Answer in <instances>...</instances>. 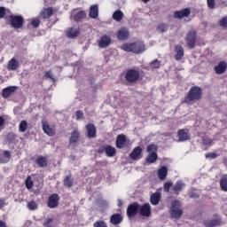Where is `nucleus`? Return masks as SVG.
<instances>
[{"mask_svg": "<svg viewBox=\"0 0 227 227\" xmlns=\"http://www.w3.org/2000/svg\"><path fill=\"white\" fill-rule=\"evenodd\" d=\"M44 77L46 79H51V81H54V77L52 76V71H47L44 74Z\"/></svg>", "mask_w": 227, "mask_h": 227, "instance_id": "nucleus-57", "label": "nucleus"}, {"mask_svg": "<svg viewBox=\"0 0 227 227\" xmlns=\"http://www.w3.org/2000/svg\"><path fill=\"white\" fill-rule=\"evenodd\" d=\"M0 164H4V160L0 157Z\"/></svg>", "mask_w": 227, "mask_h": 227, "instance_id": "nucleus-63", "label": "nucleus"}, {"mask_svg": "<svg viewBox=\"0 0 227 227\" xmlns=\"http://www.w3.org/2000/svg\"><path fill=\"white\" fill-rule=\"evenodd\" d=\"M17 139V135L15 133H8L7 134V141L10 143H13Z\"/></svg>", "mask_w": 227, "mask_h": 227, "instance_id": "nucleus-49", "label": "nucleus"}, {"mask_svg": "<svg viewBox=\"0 0 227 227\" xmlns=\"http://www.w3.org/2000/svg\"><path fill=\"white\" fill-rule=\"evenodd\" d=\"M220 187L223 192H227V174L223 175L220 179Z\"/></svg>", "mask_w": 227, "mask_h": 227, "instance_id": "nucleus-36", "label": "nucleus"}, {"mask_svg": "<svg viewBox=\"0 0 227 227\" xmlns=\"http://www.w3.org/2000/svg\"><path fill=\"white\" fill-rule=\"evenodd\" d=\"M169 214L171 219H176V221H178V219L184 215V209L182 208L180 200H175L171 201Z\"/></svg>", "mask_w": 227, "mask_h": 227, "instance_id": "nucleus-3", "label": "nucleus"}, {"mask_svg": "<svg viewBox=\"0 0 227 227\" xmlns=\"http://www.w3.org/2000/svg\"><path fill=\"white\" fill-rule=\"evenodd\" d=\"M4 15H6V8L0 7V19H4Z\"/></svg>", "mask_w": 227, "mask_h": 227, "instance_id": "nucleus-56", "label": "nucleus"}, {"mask_svg": "<svg viewBox=\"0 0 227 227\" xmlns=\"http://www.w3.org/2000/svg\"><path fill=\"white\" fill-rule=\"evenodd\" d=\"M86 131H87V137L89 139H91L93 137H97V127H95V124L93 123H88L85 126Z\"/></svg>", "mask_w": 227, "mask_h": 227, "instance_id": "nucleus-14", "label": "nucleus"}, {"mask_svg": "<svg viewBox=\"0 0 227 227\" xmlns=\"http://www.w3.org/2000/svg\"><path fill=\"white\" fill-rule=\"evenodd\" d=\"M123 12L117 10L113 13V19L114 20H116V22H121L123 20Z\"/></svg>", "mask_w": 227, "mask_h": 227, "instance_id": "nucleus-35", "label": "nucleus"}, {"mask_svg": "<svg viewBox=\"0 0 227 227\" xmlns=\"http://www.w3.org/2000/svg\"><path fill=\"white\" fill-rule=\"evenodd\" d=\"M84 119V113L82 110L76 111V120H82Z\"/></svg>", "mask_w": 227, "mask_h": 227, "instance_id": "nucleus-53", "label": "nucleus"}, {"mask_svg": "<svg viewBox=\"0 0 227 227\" xmlns=\"http://www.w3.org/2000/svg\"><path fill=\"white\" fill-rule=\"evenodd\" d=\"M160 192H154L153 195L150 197V203L151 205L157 206L160 202Z\"/></svg>", "mask_w": 227, "mask_h": 227, "instance_id": "nucleus-30", "label": "nucleus"}, {"mask_svg": "<svg viewBox=\"0 0 227 227\" xmlns=\"http://www.w3.org/2000/svg\"><path fill=\"white\" fill-rule=\"evenodd\" d=\"M4 207H6V199L1 198L0 199V210H2V208H4Z\"/></svg>", "mask_w": 227, "mask_h": 227, "instance_id": "nucleus-58", "label": "nucleus"}, {"mask_svg": "<svg viewBox=\"0 0 227 227\" xmlns=\"http://www.w3.org/2000/svg\"><path fill=\"white\" fill-rule=\"evenodd\" d=\"M42 127L43 132L46 133L47 136L52 137L54 134H56V128H51L47 121H42Z\"/></svg>", "mask_w": 227, "mask_h": 227, "instance_id": "nucleus-16", "label": "nucleus"}, {"mask_svg": "<svg viewBox=\"0 0 227 227\" xmlns=\"http://www.w3.org/2000/svg\"><path fill=\"white\" fill-rule=\"evenodd\" d=\"M207 8L214 10L215 8V0H207Z\"/></svg>", "mask_w": 227, "mask_h": 227, "instance_id": "nucleus-52", "label": "nucleus"}, {"mask_svg": "<svg viewBox=\"0 0 227 227\" xmlns=\"http://www.w3.org/2000/svg\"><path fill=\"white\" fill-rule=\"evenodd\" d=\"M35 164H37L38 168H47V166H49L47 156H37L35 159Z\"/></svg>", "mask_w": 227, "mask_h": 227, "instance_id": "nucleus-20", "label": "nucleus"}, {"mask_svg": "<svg viewBox=\"0 0 227 227\" xmlns=\"http://www.w3.org/2000/svg\"><path fill=\"white\" fill-rule=\"evenodd\" d=\"M25 185L27 189H33V180L31 179V176H27L26 181H25Z\"/></svg>", "mask_w": 227, "mask_h": 227, "instance_id": "nucleus-47", "label": "nucleus"}, {"mask_svg": "<svg viewBox=\"0 0 227 227\" xmlns=\"http://www.w3.org/2000/svg\"><path fill=\"white\" fill-rule=\"evenodd\" d=\"M66 35L67 38L75 39L77 36H79V35H81V30L79 28L75 29L74 27H71L67 30Z\"/></svg>", "mask_w": 227, "mask_h": 227, "instance_id": "nucleus-21", "label": "nucleus"}, {"mask_svg": "<svg viewBox=\"0 0 227 227\" xmlns=\"http://www.w3.org/2000/svg\"><path fill=\"white\" fill-rule=\"evenodd\" d=\"M129 36V30L127 28H121L117 32V39L118 40H128Z\"/></svg>", "mask_w": 227, "mask_h": 227, "instance_id": "nucleus-26", "label": "nucleus"}, {"mask_svg": "<svg viewBox=\"0 0 227 227\" xmlns=\"http://www.w3.org/2000/svg\"><path fill=\"white\" fill-rule=\"evenodd\" d=\"M1 159L4 160V164L10 162V159H12V153L10 151H4L3 154H0Z\"/></svg>", "mask_w": 227, "mask_h": 227, "instance_id": "nucleus-38", "label": "nucleus"}, {"mask_svg": "<svg viewBox=\"0 0 227 227\" xmlns=\"http://www.w3.org/2000/svg\"><path fill=\"white\" fill-rule=\"evenodd\" d=\"M93 227H107V223L104 220H98L93 223Z\"/></svg>", "mask_w": 227, "mask_h": 227, "instance_id": "nucleus-44", "label": "nucleus"}, {"mask_svg": "<svg viewBox=\"0 0 227 227\" xmlns=\"http://www.w3.org/2000/svg\"><path fill=\"white\" fill-rule=\"evenodd\" d=\"M129 158L132 160H139V159H143V148L140 146L135 147L129 153Z\"/></svg>", "mask_w": 227, "mask_h": 227, "instance_id": "nucleus-13", "label": "nucleus"}, {"mask_svg": "<svg viewBox=\"0 0 227 227\" xmlns=\"http://www.w3.org/2000/svg\"><path fill=\"white\" fill-rule=\"evenodd\" d=\"M123 205V202L121 200H119L118 207H121Z\"/></svg>", "mask_w": 227, "mask_h": 227, "instance_id": "nucleus-62", "label": "nucleus"}, {"mask_svg": "<svg viewBox=\"0 0 227 227\" xmlns=\"http://www.w3.org/2000/svg\"><path fill=\"white\" fill-rule=\"evenodd\" d=\"M227 64L224 61L220 62L214 70L217 75H221L226 72Z\"/></svg>", "mask_w": 227, "mask_h": 227, "instance_id": "nucleus-25", "label": "nucleus"}, {"mask_svg": "<svg viewBox=\"0 0 227 227\" xmlns=\"http://www.w3.org/2000/svg\"><path fill=\"white\" fill-rule=\"evenodd\" d=\"M159 150V146L155 144H150L146 147L147 153H157V151Z\"/></svg>", "mask_w": 227, "mask_h": 227, "instance_id": "nucleus-40", "label": "nucleus"}, {"mask_svg": "<svg viewBox=\"0 0 227 227\" xmlns=\"http://www.w3.org/2000/svg\"><path fill=\"white\" fill-rule=\"evenodd\" d=\"M79 141H81V132H79V129H74L69 137V144L75 145L79 143Z\"/></svg>", "mask_w": 227, "mask_h": 227, "instance_id": "nucleus-18", "label": "nucleus"}, {"mask_svg": "<svg viewBox=\"0 0 227 227\" xmlns=\"http://www.w3.org/2000/svg\"><path fill=\"white\" fill-rule=\"evenodd\" d=\"M18 88L19 87H17V86H9V87L3 89V90H2L3 98H10V97H12V95H13V93H15V91H17Z\"/></svg>", "mask_w": 227, "mask_h": 227, "instance_id": "nucleus-15", "label": "nucleus"}, {"mask_svg": "<svg viewBox=\"0 0 227 227\" xmlns=\"http://www.w3.org/2000/svg\"><path fill=\"white\" fill-rule=\"evenodd\" d=\"M9 21L12 27L20 29L24 26V17L22 15H9Z\"/></svg>", "mask_w": 227, "mask_h": 227, "instance_id": "nucleus-5", "label": "nucleus"}, {"mask_svg": "<svg viewBox=\"0 0 227 227\" xmlns=\"http://www.w3.org/2000/svg\"><path fill=\"white\" fill-rule=\"evenodd\" d=\"M105 153L107 157H114L116 155V148L111 146V145H105Z\"/></svg>", "mask_w": 227, "mask_h": 227, "instance_id": "nucleus-32", "label": "nucleus"}, {"mask_svg": "<svg viewBox=\"0 0 227 227\" xmlns=\"http://www.w3.org/2000/svg\"><path fill=\"white\" fill-rule=\"evenodd\" d=\"M157 159H159L157 153H149L146 157V162L147 164H153V162H157Z\"/></svg>", "mask_w": 227, "mask_h": 227, "instance_id": "nucleus-33", "label": "nucleus"}, {"mask_svg": "<svg viewBox=\"0 0 227 227\" xmlns=\"http://www.w3.org/2000/svg\"><path fill=\"white\" fill-rule=\"evenodd\" d=\"M202 145L204 146H212V139L208 137H204L202 138Z\"/></svg>", "mask_w": 227, "mask_h": 227, "instance_id": "nucleus-45", "label": "nucleus"}, {"mask_svg": "<svg viewBox=\"0 0 227 227\" xmlns=\"http://www.w3.org/2000/svg\"><path fill=\"white\" fill-rule=\"evenodd\" d=\"M59 206V195L58 193H52L47 200L48 208H56Z\"/></svg>", "mask_w": 227, "mask_h": 227, "instance_id": "nucleus-8", "label": "nucleus"}, {"mask_svg": "<svg viewBox=\"0 0 227 227\" xmlns=\"http://www.w3.org/2000/svg\"><path fill=\"white\" fill-rule=\"evenodd\" d=\"M123 221V216L120 213L114 214L110 216L111 224H114L115 226L121 224Z\"/></svg>", "mask_w": 227, "mask_h": 227, "instance_id": "nucleus-24", "label": "nucleus"}, {"mask_svg": "<svg viewBox=\"0 0 227 227\" xmlns=\"http://www.w3.org/2000/svg\"><path fill=\"white\" fill-rule=\"evenodd\" d=\"M203 224L205 227H215L221 224V219L204 220Z\"/></svg>", "mask_w": 227, "mask_h": 227, "instance_id": "nucleus-29", "label": "nucleus"}, {"mask_svg": "<svg viewBox=\"0 0 227 227\" xmlns=\"http://www.w3.org/2000/svg\"><path fill=\"white\" fill-rule=\"evenodd\" d=\"M140 77L141 74H139V71H137V69L130 68L126 71L124 79L125 81L129 82V84H134L137 81H139Z\"/></svg>", "mask_w": 227, "mask_h": 227, "instance_id": "nucleus-4", "label": "nucleus"}, {"mask_svg": "<svg viewBox=\"0 0 227 227\" xmlns=\"http://www.w3.org/2000/svg\"><path fill=\"white\" fill-rule=\"evenodd\" d=\"M64 187H67L68 189L74 187V178H72V174L66 176L64 177Z\"/></svg>", "mask_w": 227, "mask_h": 227, "instance_id": "nucleus-31", "label": "nucleus"}, {"mask_svg": "<svg viewBox=\"0 0 227 227\" xmlns=\"http://www.w3.org/2000/svg\"><path fill=\"white\" fill-rule=\"evenodd\" d=\"M175 59L176 61H180L182 58H184V48L182 45H176L175 46Z\"/></svg>", "mask_w": 227, "mask_h": 227, "instance_id": "nucleus-27", "label": "nucleus"}, {"mask_svg": "<svg viewBox=\"0 0 227 227\" xmlns=\"http://www.w3.org/2000/svg\"><path fill=\"white\" fill-rule=\"evenodd\" d=\"M89 17L90 19H98V5L93 4L90 7Z\"/></svg>", "mask_w": 227, "mask_h": 227, "instance_id": "nucleus-28", "label": "nucleus"}, {"mask_svg": "<svg viewBox=\"0 0 227 227\" xmlns=\"http://www.w3.org/2000/svg\"><path fill=\"white\" fill-rule=\"evenodd\" d=\"M178 143H184L191 139V133L189 129H181L177 131Z\"/></svg>", "mask_w": 227, "mask_h": 227, "instance_id": "nucleus-10", "label": "nucleus"}, {"mask_svg": "<svg viewBox=\"0 0 227 227\" xmlns=\"http://www.w3.org/2000/svg\"><path fill=\"white\" fill-rule=\"evenodd\" d=\"M158 176L160 180H166V176H168V168L166 166L161 167L158 170Z\"/></svg>", "mask_w": 227, "mask_h": 227, "instance_id": "nucleus-34", "label": "nucleus"}, {"mask_svg": "<svg viewBox=\"0 0 227 227\" xmlns=\"http://www.w3.org/2000/svg\"><path fill=\"white\" fill-rule=\"evenodd\" d=\"M138 214L142 217H150L152 215V206L149 203H145L142 206L138 204Z\"/></svg>", "mask_w": 227, "mask_h": 227, "instance_id": "nucleus-7", "label": "nucleus"}, {"mask_svg": "<svg viewBox=\"0 0 227 227\" xmlns=\"http://www.w3.org/2000/svg\"><path fill=\"white\" fill-rule=\"evenodd\" d=\"M104 152H106V145L101 146V147L98 150V153H104Z\"/></svg>", "mask_w": 227, "mask_h": 227, "instance_id": "nucleus-59", "label": "nucleus"}, {"mask_svg": "<svg viewBox=\"0 0 227 227\" xmlns=\"http://www.w3.org/2000/svg\"><path fill=\"white\" fill-rule=\"evenodd\" d=\"M189 198H191L192 200H198V198H200V194H198V192H191L189 194Z\"/></svg>", "mask_w": 227, "mask_h": 227, "instance_id": "nucleus-55", "label": "nucleus"}, {"mask_svg": "<svg viewBox=\"0 0 227 227\" xmlns=\"http://www.w3.org/2000/svg\"><path fill=\"white\" fill-rule=\"evenodd\" d=\"M201 98H203V90L199 86H193L184 97V102L185 104H193V102H199Z\"/></svg>", "mask_w": 227, "mask_h": 227, "instance_id": "nucleus-2", "label": "nucleus"}, {"mask_svg": "<svg viewBox=\"0 0 227 227\" xmlns=\"http://www.w3.org/2000/svg\"><path fill=\"white\" fill-rule=\"evenodd\" d=\"M77 9H74L72 12V19L74 22H81V20H84V19H86V12L85 11H78L77 12Z\"/></svg>", "mask_w": 227, "mask_h": 227, "instance_id": "nucleus-12", "label": "nucleus"}, {"mask_svg": "<svg viewBox=\"0 0 227 227\" xmlns=\"http://www.w3.org/2000/svg\"><path fill=\"white\" fill-rule=\"evenodd\" d=\"M111 42H113L111 36L103 35L98 41V44L100 49H107L111 45Z\"/></svg>", "mask_w": 227, "mask_h": 227, "instance_id": "nucleus-11", "label": "nucleus"}, {"mask_svg": "<svg viewBox=\"0 0 227 227\" xmlns=\"http://www.w3.org/2000/svg\"><path fill=\"white\" fill-rule=\"evenodd\" d=\"M196 31H190L185 37L189 49H194L196 47Z\"/></svg>", "mask_w": 227, "mask_h": 227, "instance_id": "nucleus-9", "label": "nucleus"}, {"mask_svg": "<svg viewBox=\"0 0 227 227\" xmlns=\"http://www.w3.org/2000/svg\"><path fill=\"white\" fill-rule=\"evenodd\" d=\"M206 159H217V153H209L205 154Z\"/></svg>", "mask_w": 227, "mask_h": 227, "instance_id": "nucleus-54", "label": "nucleus"}, {"mask_svg": "<svg viewBox=\"0 0 227 227\" xmlns=\"http://www.w3.org/2000/svg\"><path fill=\"white\" fill-rule=\"evenodd\" d=\"M52 15H54V9H52V7L43 8L40 12V16L42 17V19H44V20L51 19Z\"/></svg>", "mask_w": 227, "mask_h": 227, "instance_id": "nucleus-22", "label": "nucleus"}, {"mask_svg": "<svg viewBox=\"0 0 227 227\" xmlns=\"http://www.w3.org/2000/svg\"><path fill=\"white\" fill-rule=\"evenodd\" d=\"M0 227H7L6 223L0 221Z\"/></svg>", "mask_w": 227, "mask_h": 227, "instance_id": "nucleus-61", "label": "nucleus"}, {"mask_svg": "<svg viewBox=\"0 0 227 227\" xmlns=\"http://www.w3.org/2000/svg\"><path fill=\"white\" fill-rule=\"evenodd\" d=\"M40 19L35 18L31 20V26L35 28L38 27L40 26Z\"/></svg>", "mask_w": 227, "mask_h": 227, "instance_id": "nucleus-50", "label": "nucleus"}, {"mask_svg": "<svg viewBox=\"0 0 227 227\" xmlns=\"http://www.w3.org/2000/svg\"><path fill=\"white\" fill-rule=\"evenodd\" d=\"M125 143H127V137L123 134L118 135L115 141L116 148H123V146H125Z\"/></svg>", "mask_w": 227, "mask_h": 227, "instance_id": "nucleus-23", "label": "nucleus"}, {"mask_svg": "<svg viewBox=\"0 0 227 227\" xmlns=\"http://www.w3.org/2000/svg\"><path fill=\"white\" fill-rule=\"evenodd\" d=\"M43 227H57L56 223H54V218L48 217L45 219V221L43 223Z\"/></svg>", "mask_w": 227, "mask_h": 227, "instance_id": "nucleus-39", "label": "nucleus"}, {"mask_svg": "<svg viewBox=\"0 0 227 227\" xmlns=\"http://www.w3.org/2000/svg\"><path fill=\"white\" fill-rule=\"evenodd\" d=\"M139 213V202H133L129 204L126 210V215L128 219H132V217H136Z\"/></svg>", "mask_w": 227, "mask_h": 227, "instance_id": "nucleus-6", "label": "nucleus"}, {"mask_svg": "<svg viewBox=\"0 0 227 227\" xmlns=\"http://www.w3.org/2000/svg\"><path fill=\"white\" fill-rule=\"evenodd\" d=\"M150 67L153 69L160 68V61H159V59H156L150 63Z\"/></svg>", "mask_w": 227, "mask_h": 227, "instance_id": "nucleus-46", "label": "nucleus"}, {"mask_svg": "<svg viewBox=\"0 0 227 227\" xmlns=\"http://www.w3.org/2000/svg\"><path fill=\"white\" fill-rule=\"evenodd\" d=\"M3 125H4V117L0 116V128L3 127Z\"/></svg>", "mask_w": 227, "mask_h": 227, "instance_id": "nucleus-60", "label": "nucleus"}, {"mask_svg": "<svg viewBox=\"0 0 227 227\" xmlns=\"http://www.w3.org/2000/svg\"><path fill=\"white\" fill-rule=\"evenodd\" d=\"M143 3H150V0H142Z\"/></svg>", "mask_w": 227, "mask_h": 227, "instance_id": "nucleus-64", "label": "nucleus"}, {"mask_svg": "<svg viewBox=\"0 0 227 227\" xmlns=\"http://www.w3.org/2000/svg\"><path fill=\"white\" fill-rule=\"evenodd\" d=\"M125 52H133V54H143L146 51V46L143 41H136L134 43H126L121 46Z\"/></svg>", "mask_w": 227, "mask_h": 227, "instance_id": "nucleus-1", "label": "nucleus"}, {"mask_svg": "<svg viewBox=\"0 0 227 227\" xmlns=\"http://www.w3.org/2000/svg\"><path fill=\"white\" fill-rule=\"evenodd\" d=\"M9 70H17L19 68V60L15 59H12L8 63Z\"/></svg>", "mask_w": 227, "mask_h": 227, "instance_id": "nucleus-37", "label": "nucleus"}, {"mask_svg": "<svg viewBox=\"0 0 227 227\" xmlns=\"http://www.w3.org/2000/svg\"><path fill=\"white\" fill-rule=\"evenodd\" d=\"M27 208L28 210H36L38 208V204L35 200H30L27 203Z\"/></svg>", "mask_w": 227, "mask_h": 227, "instance_id": "nucleus-43", "label": "nucleus"}, {"mask_svg": "<svg viewBox=\"0 0 227 227\" xmlns=\"http://www.w3.org/2000/svg\"><path fill=\"white\" fill-rule=\"evenodd\" d=\"M219 26L223 29H227V16L221 19V20L219 21Z\"/></svg>", "mask_w": 227, "mask_h": 227, "instance_id": "nucleus-48", "label": "nucleus"}, {"mask_svg": "<svg viewBox=\"0 0 227 227\" xmlns=\"http://www.w3.org/2000/svg\"><path fill=\"white\" fill-rule=\"evenodd\" d=\"M19 130L20 132H26L27 130V121H21L19 125Z\"/></svg>", "mask_w": 227, "mask_h": 227, "instance_id": "nucleus-42", "label": "nucleus"}, {"mask_svg": "<svg viewBox=\"0 0 227 227\" xmlns=\"http://www.w3.org/2000/svg\"><path fill=\"white\" fill-rule=\"evenodd\" d=\"M171 187H173V183H171V182L165 183L163 185L164 192H169V189H171Z\"/></svg>", "mask_w": 227, "mask_h": 227, "instance_id": "nucleus-51", "label": "nucleus"}, {"mask_svg": "<svg viewBox=\"0 0 227 227\" xmlns=\"http://www.w3.org/2000/svg\"><path fill=\"white\" fill-rule=\"evenodd\" d=\"M191 15V9L184 8L181 11H176L174 12V19H184V17H189Z\"/></svg>", "mask_w": 227, "mask_h": 227, "instance_id": "nucleus-19", "label": "nucleus"}, {"mask_svg": "<svg viewBox=\"0 0 227 227\" xmlns=\"http://www.w3.org/2000/svg\"><path fill=\"white\" fill-rule=\"evenodd\" d=\"M184 188L185 184L184 183V181L177 180L176 184L173 185L172 191H174V194H176V196H178V194H180Z\"/></svg>", "mask_w": 227, "mask_h": 227, "instance_id": "nucleus-17", "label": "nucleus"}, {"mask_svg": "<svg viewBox=\"0 0 227 227\" xmlns=\"http://www.w3.org/2000/svg\"><path fill=\"white\" fill-rule=\"evenodd\" d=\"M156 31H158V33H166V31H168V24L166 23L159 24L156 27Z\"/></svg>", "mask_w": 227, "mask_h": 227, "instance_id": "nucleus-41", "label": "nucleus"}]
</instances>
